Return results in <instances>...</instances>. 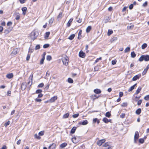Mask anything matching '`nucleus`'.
Listing matches in <instances>:
<instances>
[{"label":"nucleus","instance_id":"1","mask_svg":"<svg viewBox=\"0 0 149 149\" xmlns=\"http://www.w3.org/2000/svg\"><path fill=\"white\" fill-rule=\"evenodd\" d=\"M38 35V33L37 31L34 30L31 33V37L33 40L35 39Z\"/></svg>","mask_w":149,"mask_h":149},{"label":"nucleus","instance_id":"2","mask_svg":"<svg viewBox=\"0 0 149 149\" xmlns=\"http://www.w3.org/2000/svg\"><path fill=\"white\" fill-rule=\"evenodd\" d=\"M143 60L146 61H149V55H143L139 58V61H142Z\"/></svg>","mask_w":149,"mask_h":149},{"label":"nucleus","instance_id":"3","mask_svg":"<svg viewBox=\"0 0 149 149\" xmlns=\"http://www.w3.org/2000/svg\"><path fill=\"white\" fill-rule=\"evenodd\" d=\"M62 60L64 64L66 65H68V58L67 56L63 57Z\"/></svg>","mask_w":149,"mask_h":149},{"label":"nucleus","instance_id":"4","mask_svg":"<svg viewBox=\"0 0 149 149\" xmlns=\"http://www.w3.org/2000/svg\"><path fill=\"white\" fill-rule=\"evenodd\" d=\"M139 134L138 131H136L134 136V141L135 143H136V141L139 138Z\"/></svg>","mask_w":149,"mask_h":149},{"label":"nucleus","instance_id":"5","mask_svg":"<svg viewBox=\"0 0 149 149\" xmlns=\"http://www.w3.org/2000/svg\"><path fill=\"white\" fill-rule=\"evenodd\" d=\"M141 77V75L140 74L136 75L133 77L132 79V80L133 81H135L139 79V78H140Z\"/></svg>","mask_w":149,"mask_h":149},{"label":"nucleus","instance_id":"6","mask_svg":"<svg viewBox=\"0 0 149 149\" xmlns=\"http://www.w3.org/2000/svg\"><path fill=\"white\" fill-rule=\"evenodd\" d=\"M79 56L81 58H84L85 57V54L82 51H81L79 52Z\"/></svg>","mask_w":149,"mask_h":149},{"label":"nucleus","instance_id":"7","mask_svg":"<svg viewBox=\"0 0 149 149\" xmlns=\"http://www.w3.org/2000/svg\"><path fill=\"white\" fill-rule=\"evenodd\" d=\"M105 141V140L104 139H101L99 141H97V145L100 146H101L102 143H104Z\"/></svg>","mask_w":149,"mask_h":149},{"label":"nucleus","instance_id":"8","mask_svg":"<svg viewBox=\"0 0 149 149\" xmlns=\"http://www.w3.org/2000/svg\"><path fill=\"white\" fill-rule=\"evenodd\" d=\"M19 52V49L18 48H15L13 49L12 52V54L13 55L16 54Z\"/></svg>","mask_w":149,"mask_h":149},{"label":"nucleus","instance_id":"9","mask_svg":"<svg viewBox=\"0 0 149 149\" xmlns=\"http://www.w3.org/2000/svg\"><path fill=\"white\" fill-rule=\"evenodd\" d=\"M102 121L105 123H107L108 122H111V119L108 120L106 118H104L102 119Z\"/></svg>","mask_w":149,"mask_h":149},{"label":"nucleus","instance_id":"10","mask_svg":"<svg viewBox=\"0 0 149 149\" xmlns=\"http://www.w3.org/2000/svg\"><path fill=\"white\" fill-rule=\"evenodd\" d=\"M88 123V121L86 120H83L82 122H80L79 124L83 125H87Z\"/></svg>","mask_w":149,"mask_h":149},{"label":"nucleus","instance_id":"11","mask_svg":"<svg viewBox=\"0 0 149 149\" xmlns=\"http://www.w3.org/2000/svg\"><path fill=\"white\" fill-rule=\"evenodd\" d=\"M149 68V64L147 65V66H146V68L143 71V73H142V74L143 75L145 74L146 73Z\"/></svg>","mask_w":149,"mask_h":149},{"label":"nucleus","instance_id":"12","mask_svg":"<svg viewBox=\"0 0 149 149\" xmlns=\"http://www.w3.org/2000/svg\"><path fill=\"white\" fill-rule=\"evenodd\" d=\"M27 8L26 7H24L22 8V11L23 12L22 14L23 15H25L26 13V11L27 10Z\"/></svg>","mask_w":149,"mask_h":149},{"label":"nucleus","instance_id":"13","mask_svg":"<svg viewBox=\"0 0 149 149\" xmlns=\"http://www.w3.org/2000/svg\"><path fill=\"white\" fill-rule=\"evenodd\" d=\"M13 75L12 73L8 74L6 75V77L8 79H11L13 77Z\"/></svg>","mask_w":149,"mask_h":149},{"label":"nucleus","instance_id":"14","mask_svg":"<svg viewBox=\"0 0 149 149\" xmlns=\"http://www.w3.org/2000/svg\"><path fill=\"white\" fill-rule=\"evenodd\" d=\"M57 99V97L56 96H54L51 98L49 100V101L51 102H54Z\"/></svg>","mask_w":149,"mask_h":149},{"label":"nucleus","instance_id":"15","mask_svg":"<svg viewBox=\"0 0 149 149\" xmlns=\"http://www.w3.org/2000/svg\"><path fill=\"white\" fill-rule=\"evenodd\" d=\"M56 148V145L54 143H52L49 147V149H55Z\"/></svg>","mask_w":149,"mask_h":149},{"label":"nucleus","instance_id":"16","mask_svg":"<svg viewBox=\"0 0 149 149\" xmlns=\"http://www.w3.org/2000/svg\"><path fill=\"white\" fill-rule=\"evenodd\" d=\"M94 92L96 94H98L101 93V91L100 89L97 88L94 90Z\"/></svg>","mask_w":149,"mask_h":149},{"label":"nucleus","instance_id":"17","mask_svg":"<svg viewBox=\"0 0 149 149\" xmlns=\"http://www.w3.org/2000/svg\"><path fill=\"white\" fill-rule=\"evenodd\" d=\"M14 15H15V19L17 20H18L20 18V15L19 13H14Z\"/></svg>","mask_w":149,"mask_h":149},{"label":"nucleus","instance_id":"18","mask_svg":"<svg viewBox=\"0 0 149 149\" xmlns=\"http://www.w3.org/2000/svg\"><path fill=\"white\" fill-rule=\"evenodd\" d=\"M136 84H135L134 85L128 89V91L129 92H130L132 91L134 89L135 86H136Z\"/></svg>","mask_w":149,"mask_h":149},{"label":"nucleus","instance_id":"19","mask_svg":"<svg viewBox=\"0 0 149 149\" xmlns=\"http://www.w3.org/2000/svg\"><path fill=\"white\" fill-rule=\"evenodd\" d=\"M72 142L74 143H77L78 142V140H77V138L75 137L73 138L72 139Z\"/></svg>","mask_w":149,"mask_h":149},{"label":"nucleus","instance_id":"20","mask_svg":"<svg viewBox=\"0 0 149 149\" xmlns=\"http://www.w3.org/2000/svg\"><path fill=\"white\" fill-rule=\"evenodd\" d=\"M73 20V19L71 18L68 22L67 24V26L68 27H69L70 26V23L72 22Z\"/></svg>","mask_w":149,"mask_h":149},{"label":"nucleus","instance_id":"21","mask_svg":"<svg viewBox=\"0 0 149 149\" xmlns=\"http://www.w3.org/2000/svg\"><path fill=\"white\" fill-rule=\"evenodd\" d=\"M26 88V85L25 83H22V84L21 89L22 90H24Z\"/></svg>","mask_w":149,"mask_h":149},{"label":"nucleus","instance_id":"22","mask_svg":"<svg viewBox=\"0 0 149 149\" xmlns=\"http://www.w3.org/2000/svg\"><path fill=\"white\" fill-rule=\"evenodd\" d=\"M141 87H139L137 89L136 91L135 94H138L140 91L141 89Z\"/></svg>","mask_w":149,"mask_h":149},{"label":"nucleus","instance_id":"23","mask_svg":"<svg viewBox=\"0 0 149 149\" xmlns=\"http://www.w3.org/2000/svg\"><path fill=\"white\" fill-rule=\"evenodd\" d=\"M69 115V113H67L64 114L63 116V118H66L68 117Z\"/></svg>","mask_w":149,"mask_h":149},{"label":"nucleus","instance_id":"24","mask_svg":"<svg viewBox=\"0 0 149 149\" xmlns=\"http://www.w3.org/2000/svg\"><path fill=\"white\" fill-rule=\"evenodd\" d=\"M62 17V13L60 12L57 17V19L59 20L61 19Z\"/></svg>","mask_w":149,"mask_h":149},{"label":"nucleus","instance_id":"25","mask_svg":"<svg viewBox=\"0 0 149 149\" xmlns=\"http://www.w3.org/2000/svg\"><path fill=\"white\" fill-rule=\"evenodd\" d=\"M67 143H64L62 144H61L60 145V147L61 148H63L65 147L67 145Z\"/></svg>","mask_w":149,"mask_h":149},{"label":"nucleus","instance_id":"26","mask_svg":"<svg viewBox=\"0 0 149 149\" xmlns=\"http://www.w3.org/2000/svg\"><path fill=\"white\" fill-rule=\"evenodd\" d=\"M76 128V127H73L71 129L70 133L72 134H74L75 132Z\"/></svg>","mask_w":149,"mask_h":149},{"label":"nucleus","instance_id":"27","mask_svg":"<svg viewBox=\"0 0 149 149\" xmlns=\"http://www.w3.org/2000/svg\"><path fill=\"white\" fill-rule=\"evenodd\" d=\"M91 29V26H88L86 29V32L88 33L90 32Z\"/></svg>","mask_w":149,"mask_h":149},{"label":"nucleus","instance_id":"28","mask_svg":"<svg viewBox=\"0 0 149 149\" xmlns=\"http://www.w3.org/2000/svg\"><path fill=\"white\" fill-rule=\"evenodd\" d=\"M75 36V35L73 34L70 35L69 37L68 38V39L71 40H72Z\"/></svg>","mask_w":149,"mask_h":149},{"label":"nucleus","instance_id":"29","mask_svg":"<svg viewBox=\"0 0 149 149\" xmlns=\"http://www.w3.org/2000/svg\"><path fill=\"white\" fill-rule=\"evenodd\" d=\"M141 112V109L140 108L138 109L136 111V113L138 114H139Z\"/></svg>","mask_w":149,"mask_h":149},{"label":"nucleus","instance_id":"30","mask_svg":"<svg viewBox=\"0 0 149 149\" xmlns=\"http://www.w3.org/2000/svg\"><path fill=\"white\" fill-rule=\"evenodd\" d=\"M50 34V32H47L46 33L45 36V38L46 39H47L49 37Z\"/></svg>","mask_w":149,"mask_h":149},{"label":"nucleus","instance_id":"31","mask_svg":"<svg viewBox=\"0 0 149 149\" xmlns=\"http://www.w3.org/2000/svg\"><path fill=\"white\" fill-rule=\"evenodd\" d=\"M147 46V45L146 43H143L141 46V48L142 49H145Z\"/></svg>","mask_w":149,"mask_h":149},{"label":"nucleus","instance_id":"32","mask_svg":"<svg viewBox=\"0 0 149 149\" xmlns=\"http://www.w3.org/2000/svg\"><path fill=\"white\" fill-rule=\"evenodd\" d=\"M113 33V31L109 29L108 31V32L107 33V35L108 36H110Z\"/></svg>","mask_w":149,"mask_h":149},{"label":"nucleus","instance_id":"33","mask_svg":"<svg viewBox=\"0 0 149 149\" xmlns=\"http://www.w3.org/2000/svg\"><path fill=\"white\" fill-rule=\"evenodd\" d=\"M111 116V114L110 112H107L105 114V116L107 117L108 118H109Z\"/></svg>","mask_w":149,"mask_h":149},{"label":"nucleus","instance_id":"34","mask_svg":"<svg viewBox=\"0 0 149 149\" xmlns=\"http://www.w3.org/2000/svg\"><path fill=\"white\" fill-rule=\"evenodd\" d=\"M68 81L69 83H72L73 82V81L72 79L70 78H68Z\"/></svg>","mask_w":149,"mask_h":149},{"label":"nucleus","instance_id":"35","mask_svg":"<svg viewBox=\"0 0 149 149\" xmlns=\"http://www.w3.org/2000/svg\"><path fill=\"white\" fill-rule=\"evenodd\" d=\"M131 56L132 58H134L136 56V54L134 52H132L131 53Z\"/></svg>","mask_w":149,"mask_h":149},{"label":"nucleus","instance_id":"36","mask_svg":"<svg viewBox=\"0 0 149 149\" xmlns=\"http://www.w3.org/2000/svg\"><path fill=\"white\" fill-rule=\"evenodd\" d=\"M130 50V47H127L125 49L124 52L125 53H127Z\"/></svg>","mask_w":149,"mask_h":149},{"label":"nucleus","instance_id":"37","mask_svg":"<svg viewBox=\"0 0 149 149\" xmlns=\"http://www.w3.org/2000/svg\"><path fill=\"white\" fill-rule=\"evenodd\" d=\"M54 20V19L53 18H51L49 19V24H52Z\"/></svg>","mask_w":149,"mask_h":149},{"label":"nucleus","instance_id":"38","mask_svg":"<svg viewBox=\"0 0 149 149\" xmlns=\"http://www.w3.org/2000/svg\"><path fill=\"white\" fill-rule=\"evenodd\" d=\"M46 59L47 60L50 61L52 59V58L51 56L48 55L47 56Z\"/></svg>","mask_w":149,"mask_h":149},{"label":"nucleus","instance_id":"39","mask_svg":"<svg viewBox=\"0 0 149 149\" xmlns=\"http://www.w3.org/2000/svg\"><path fill=\"white\" fill-rule=\"evenodd\" d=\"M139 142L141 143H143L144 142V140L143 139H139Z\"/></svg>","mask_w":149,"mask_h":149},{"label":"nucleus","instance_id":"40","mask_svg":"<svg viewBox=\"0 0 149 149\" xmlns=\"http://www.w3.org/2000/svg\"><path fill=\"white\" fill-rule=\"evenodd\" d=\"M144 99L145 100L147 101L149 100V95H147L145 96Z\"/></svg>","mask_w":149,"mask_h":149},{"label":"nucleus","instance_id":"41","mask_svg":"<svg viewBox=\"0 0 149 149\" xmlns=\"http://www.w3.org/2000/svg\"><path fill=\"white\" fill-rule=\"evenodd\" d=\"M45 59V57H42V58L41 59V60L40 61V64H42L43 63L44 60Z\"/></svg>","mask_w":149,"mask_h":149},{"label":"nucleus","instance_id":"42","mask_svg":"<svg viewBox=\"0 0 149 149\" xmlns=\"http://www.w3.org/2000/svg\"><path fill=\"white\" fill-rule=\"evenodd\" d=\"M117 61L116 59L113 60L111 61V63L112 65H114L116 63Z\"/></svg>","mask_w":149,"mask_h":149},{"label":"nucleus","instance_id":"43","mask_svg":"<svg viewBox=\"0 0 149 149\" xmlns=\"http://www.w3.org/2000/svg\"><path fill=\"white\" fill-rule=\"evenodd\" d=\"M49 44H46L44 45L43 47L44 48H46L49 47Z\"/></svg>","mask_w":149,"mask_h":149},{"label":"nucleus","instance_id":"44","mask_svg":"<svg viewBox=\"0 0 149 149\" xmlns=\"http://www.w3.org/2000/svg\"><path fill=\"white\" fill-rule=\"evenodd\" d=\"M34 136L36 138L38 139H40V137L36 134H35Z\"/></svg>","mask_w":149,"mask_h":149},{"label":"nucleus","instance_id":"45","mask_svg":"<svg viewBox=\"0 0 149 149\" xmlns=\"http://www.w3.org/2000/svg\"><path fill=\"white\" fill-rule=\"evenodd\" d=\"M44 85L43 83H41L38 85V87L39 88H42L43 86Z\"/></svg>","mask_w":149,"mask_h":149},{"label":"nucleus","instance_id":"46","mask_svg":"<svg viewBox=\"0 0 149 149\" xmlns=\"http://www.w3.org/2000/svg\"><path fill=\"white\" fill-rule=\"evenodd\" d=\"M79 116V114L77 113V114H76L73 115L72 116V117L73 118H76L78 117Z\"/></svg>","mask_w":149,"mask_h":149},{"label":"nucleus","instance_id":"47","mask_svg":"<svg viewBox=\"0 0 149 149\" xmlns=\"http://www.w3.org/2000/svg\"><path fill=\"white\" fill-rule=\"evenodd\" d=\"M125 116V114L124 113H122L120 115V117L121 118H124Z\"/></svg>","mask_w":149,"mask_h":149},{"label":"nucleus","instance_id":"48","mask_svg":"<svg viewBox=\"0 0 149 149\" xmlns=\"http://www.w3.org/2000/svg\"><path fill=\"white\" fill-rule=\"evenodd\" d=\"M127 103H125V102H124V103H123L121 105V106L122 107H126L127 106Z\"/></svg>","mask_w":149,"mask_h":149},{"label":"nucleus","instance_id":"49","mask_svg":"<svg viewBox=\"0 0 149 149\" xmlns=\"http://www.w3.org/2000/svg\"><path fill=\"white\" fill-rule=\"evenodd\" d=\"M42 92V90L40 89H38L36 90V93H40Z\"/></svg>","mask_w":149,"mask_h":149},{"label":"nucleus","instance_id":"50","mask_svg":"<svg viewBox=\"0 0 149 149\" xmlns=\"http://www.w3.org/2000/svg\"><path fill=\"white\" fill-rule=\"evenodd\" d=\"M30 55L29 54H28L26 58V60L27 61H29L30 59Z\"/></svg>","mask_w":149,"mask_h":149},{"label":"nucleus","instance_id":"51","mask_svg":"<svg viewBox=\"0 0 149 149\" xmlns=\"http://www.w3.org/2000/svg\"><path fill=\"white\" fill-rule=\"evenodd\" d=\"M44 134V132L43 131H41L39 132L38 133V134L39 136H42Z\"/></svg>","mask_w":149,"mask_h":149},{"label":"nucleus","instance_id":"52","mask_svg":"<svg viewBox=\"0 0 149 149\" xmlns=\"http://www.w3.org/2000/svg\"><path fill=\"white\" fill-rule=\"evenodd\" d=\"M10 123V121L8 120L7 123H6L5 124V127L7 126L8 125H9Z\"/></svg>","mask_w":149,"mask_h":149},{"label":"nucleus","instance_id":"53","mask_svg":"<svg viewBox=\"0 0 149 149\" xmlns=\"http://www.w3.org/2000/svg\"><path fill=\"white\" fill-rule=\"evenodd\" d=\"M40 48V47L39 45H37L35 47V49L36 50H37L38 49H39Z\"/></svg>","mask_w":149,"mask_h":149},{"label":"nucleus","instance_id":"54","mask_svg":"<svg viewBox=\"0 0 149 149\" xmlns=\"http://www.w3.org/2000/svg\"><path fill=\"white\" fill-rule=\"evenodd\" d=\"M32 84V79L31 80H30L29 81L28 83V85H29L30 86H31V85Z\"/></svg>","mask_w":149,"mask_h":149},{"label":"nucleus","instance_id":"55","mask_svg":"<svg viewBox=\"0 0 149 149\" xmlns=\"http://www.w3.org/2000/svg\"><path fill=\"white\" fill-rule=\"evenodd\" d=\"M98 119L97 118L93 119V123H95L96 122H97Z\"/></svg>","mask_w":149,"mask_h":149},{"label":"nucleus","instance_id":"56","mask_svg":"<svg viewBox=\"0 0 149 149\" xmlns=\"http://www.w3.org/2000/svg\"><path fill=\"white\" fill-rule=\"evenodd\" d=\"M102 59V58L101 57H100L99 58H97L96 60L95 61V63H96L99 60H101Z\"/></svg>","mask_w":149,"mask_h":149},{"label":"nucleus","instance_id":"57","mask_svg":"<svg viewBox=\"0 0 149 149\" xmlns=\"http://www.w3.org/2000/svg\"><path fill=\"white\" fill-rule=\"evenodd\" d=\"M117 39H118V38H117V37H113L112 38V41H116V40H117Z\"/></svg>","mask_w":149,"mask_h":149},{"label":"nucleus","instance_id":"58","mask_svg":"<svg viewBox=\"0 0 149 149\" xmlns=\"http://www.w3.org/2000/svg\"><path fill=\"white\" fill-rule=\"evenodd\" d=\"M142 103V100H140L139 101H138L137 102V105H141Z\"/></svg>","mask_w":149,"mask_h":149},{"label":"nucleus","instance_id":"59","mask_svg":"<svg viewBox=\"0 0 149 149\" xmlns=\"http://www.w3.org/2000/svg\"><path fill=\"white\" fill-rule=\"evenodd\" d=\"M123 95V93L122 92H120L119 93V97H122Z\"/></svg>","mask_w":149,"mask_h":149},{"label":"nucleus","instance_id":"60","mask_svg":"<svg viewBox=\"0 0 149 149\" xmlns=\"http://www.w3.org/2000/svg\"><path fill=\"white\" fill-rule=\"evenodd\" d=\"M133 7V4H131L129 7V9L130 10L132 9Z\"/></svg>","mask_w":149,"mask_h":149},{"label":"nucleus","instance_id":"61","mask_svg":"<svg viewBox=\"0 0 149 149\" xmlns=\"http://www.w3.org/2000/svg\"><path fill=\"white\" fill-rule=\"evenodd\" d=\"M109 146V143L108 142L106 143L103 145V146L104 147L108 146Z\"/></svg>","mask_w":149,"mask_h":149},{"label":"nucleus","instance_id":"62","mask_svg":"<svg viewBox=\"0 0 149 149\" xmlns=\"http://www.w3.org/2000/svg\"><path fill=\"white\" fill-rule=\"evenodd\" d=\"M35 101L37 102H40L41 101V100L40 99L36 98L35 99Z\"/></svg>","mask_w":149,"mask_h":149},{"label":"nucleus","instance_id":"63","mask_svg":"<svg viewBox=\"0 0 149 149\" xmlns=\"http://www.w3.org/2000/svg\"><path fill=\"white\" fill-rule=\"evenodd\" d=\"M12 24V22H9L7 23V25L9 26L11 25Z\"/></svg>","mask_w":149,"mask_h":149},{"label":"nucleus","instance_id":"64","mask_svg":"<svg viewBox=\"0 0 149 149\" xmlns=\"http://www.w3.org/2000/svg\"><path fill=\"white\" fill-rule=\"evenodd\" d=\"M113 10V8L111 7H110L108 8V10L109 11H111Z\"/></svg>","mask_w":149,"mask_h":149}]
</instances>
